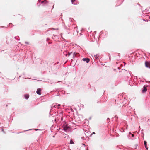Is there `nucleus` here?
I'll return each mask as SVG.
<instances>
[{
    "label": "nucleus",
    "instance_id": "nucleus-4",
    "mask_svg": "<svg viewBox=\"0 0 150 150\" xmlns=\"http://www.w3.org/2000/svg\"><path fill=\"white\" fill-rule=\"evenodd\" d=\"M69 128V127L67 125H64L63 127L65 131L67 130Z\"/></svg>",
    "mask_w": 150,
    "mask_h": 150
},
{
    "label": "nucleus",
    "instance_id": "nucleus-10",
    "mask_svg": "<svg viewBox=\"0 0 150 150\" xmlns=\"http://www.w3.org/2000/svg\"><path fill=\"white\" fill-rule=\"evenodd\" d=\"M77 54V53L76 52H74V54L75 55V56H76V54Z\"/></svg>",
    "mask_w": 150,
    "mask_h": 150
},
{
    "label": "nucleus",
    "instance_id": "nucleus-2",
    "mask_svg": "<svg viewBox=\"0 0 150 150\" xmlns=\"http://www.w3.org/2000/svg\"><path fill=\"white\" fill-rule=\"evenodd\" d=\"M36 93H37V94H39V95H41V89L40 88L38 89L36 91Z\"/></svg>",
    "mask_w": 150,
    "mask_h": 150
},
{
    "label": "nucleus",
    "instance_id": "nucleus-8",
    "mask_svg": "<svg viewBox=\"0 0 150 150\" xmlns=\"http://www.w3.org/2000/svg\"><path fill=\"white\" fill-rule=\"evenodd\" d=\"M70 144H74V142H73V141L71 140L70 141Z\"/></svg>",
    "mask_w": 150,
    "mask_h": 150
},
{
    "label": "nucleus",
    "instance_id": "nucleus-9",
    "mask_svg": "<svg viewBox=\"0 0 150 150\" xmlns=\"http://www.w3.org/2000/svg\"><path fill=\"white\" fill-rule=\"evenodd\" d=\"M71 2L72 4H74L73 3L75 1V0H71Z\"/></svg>",
    "mask_w": 150,
    "mask_h": 150
},
{
    "label": "nucleus",
    "instance_id": "nucleus-7",
    "mask_svg": "<svg viewBox=\"0 0 150 150\" xmlns=\"http://www.w3.org/2000/svg\"><path fill=\"white\" fill-rule=\"evenodd\" d=\"M144 144L145 145V147L148 149V147L147 146L146 144H147V142L146 141H145L144 142Z\"/></svg>",
    "mask_w": 150,
    "mask_h": 150
},
{
    "label": "nucleus",
    "instance_id": "nucleus-11",
    "mask_svg": "<svg viewBox=\"0 0 150 150\" xmlns=\"http://www.w3.org/2000/svg\"><path fill=\"white\" fill-rule=\"evenodd\" d=\"M130 134H131L132 136V137H134V134H131V133H130Z\"/></svg>",
    "mask_w": 150,
    "mask_h": 150
},
{
    "label": "nucleus",
    "instance_id": "nucleus-6",
    "mask_svg": "<svg viewBox=\"0 0 150 150\" xmlns=\"http://www.w3.org/2000/svg\"><path fill=\"white\" fill-rule=\"evenodd\" d=\"M24 97L26 99H28L29 97V95L28 94H25L24 95Z\"/></svg>",
    "mask_w": 150,
    "mask_h": 150
},
{
    "label": "nucleus",
    "instance_id": "nucleus-3",
    "mask_svg": "<svg viewBox=\"0 0 150 150\" xmlns=\"http://www.w3.org/2000/svg\"><path fill=\"white\" fill-rule=\"evenodd\" d=\"M82 60L84 61H86L87 63H88L90 61L89 59L88 58H84Z\"/></svg>",
    "mask_w": 150,
    "mask_h": 150
},
{
    "label": "nucleus",
    "instance_id": "nucleus-1",
    "mask_svg": "<svg viewBox=\"0 0 150 150\" xmlns=\"http://www.w3.org/2000/svg\"><path fill=\"white\" fill-rule=\"evenodd\" d=\"M145 64L146 67L150 68V61L149 62L147 61H145Z\"/></svg>",
    "mask_w": 150,
    "mask_h": 150
},
{
    "label": "nucleus",
    "instance_id": "nucleus-13",
    "mask_svg": "<svg viewBox=\"0 0 150 150\" xmlns=\"http://www.w3.org/2000/svg\"><path fill=\"white\" fill-rule=\"evenodd\" d=\"M92 134H95V133L94 132H93L92 133Z\"/></svg>",
    "mask_w": 150,
    "mask_h": 150
},
{
    "label": "nucleus",
    "instance_id": "nucleus-5",
    "mask_svg": "<svg viewBox=\"0 0 150 150\" xmlns=\"http://www.w3.org/2000/svg\"><path fill=\"white\" fill-rule=\"evenodd\" d=\"M147 91V88L146 87H143V89L142 90V92L143 93H144L145 92Z\"/></svg>",
    "mask_w": 150,
    "mask_h": 150
},
{
    "label": "nucleus",
    "instance_id": "nucleus-12",
    "mask_svg": "<svg viewBox=\"0 0 150 150\" xmlns=\"http://www.w3.org/2000/svg\"><path fill=\"white\" fill-rule=\"evenodd\" d=\"M70 54H71L70 53H68L69 56V55H70Z\"/></svg>",
    "mask_w": 150,
    "mask_h": 150
}]
</instances>
